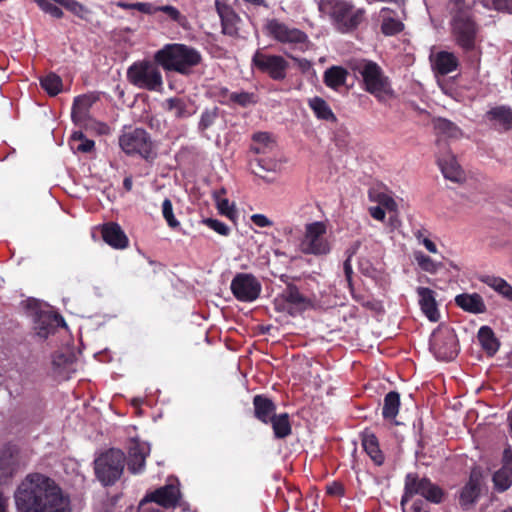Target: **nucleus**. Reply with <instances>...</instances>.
<instances>
[{"instance_id": "obj_1", "label": "nucleus", "mask_w": 512, "mask_h": 512, "mask_svg": "<svg viewBox=\"0 0 512 512\" xmlns=\"http://www.w3.org/2000/svg\"><path fill=\"white\" fill-rule=\"evenodd\" d=\"M17 512H64L61 487L42 473L28 474L14 492Z\"/></svg>"}, {"instance_id": "obj_2", "label": "nucleus", "mask_w": 512, "mask_h": 512, "mask_svg": "<svg viewBox=\"0 0 512 512\" xmlns=\"http://www.w3.org/2000/svg\"><path fill=\"white\" fill-rule=\"evenodd\" d=\"M154 61L165 71L189 75L202 62L201 53L194 47L172 43L166 44L154 54Z\"/></svg>"}, {"instance_id": "obj_3", "label": "nucleus", "mask_w": 512, "mask_h": 512, "mask_svg": "<svg viewBox=\"0 0 512 512\" xmlns=\"http://www.w3.org/2000/svg\"><path fill=\"white\" fill-rule=\"evenodd\" d=\"M24 303L32 322V330L39 338L46 339L60 326H64L62 316L48 303L34 298L27 299Z\"/></svg>"}, {"instance_id": "obj_4", "label": "nucleus", "mask_w": 512, "mask_h": 512, "mask_svg": "<svg viewBox=\"0 0 512 512\" xmlns=\"http://www.w3.org/2000/svg\"><path fill=\"white\" fill-rule=\"evenodd\" d=\"M319 9L329 14L340 33H350L356 30L365 18L364 9H356L345 0H321Z\"/></svg>"}, {"instance_id": "obj_5", "label": "nucleus", "mask_w": 512, "mask_h": 512, "mask_svg": "<svg viewBox=\"0 0 512 512\" xmlns=\"http://www.w3.org/2000/svg\"><path fill=\"white\" fill-rule=\"evenodd\" d=\"M352 70L362 77L364 90L378 101L394 96L389 77L376 62L364 59L356 63Z\"/></svg>"}, {"instance_id": "obj_6", "label": "nucleus", "mask_w": 512, "mask_h": 512, "mask_svg": "<svg viewBox=\"0 0 512 512\" xmlns=\"http://www.w3.org/2000/svg\"><path fill=\"white\" fill-rule=\"evenodd\" d=\"M265 29L270 38L277 43L288 46L293 51L304 53L312 45L306 32L278 19L268 20Z\"/></svg>"}, {"instance_id": "obj_7", "label": "nucleus", "mask_w": 512, "mask_h": 512, "mask_svg": "<svg viewBox=\"0 0 512 512\" xmlns=\"http://www.w3.org/2000/svg\"><path fill=\"white\" fill-rule=\"evenodd\" d=\"M119 146L126 155H138L148 162L157 156L152 138L144 128L123 130L119 136Z\"/></svg>"}, {"instance_id": "obj_8", "label": "nucleus", "mask_w": 512, "mask_h": 512, "mask_svg": "<svg viewBox=\"0 0 512 512\" xmlns=\"http://www.w3.org/2000/svg\"><path fill=\"white\" fill-rule=\"evenodd\" d=\"M456 13L452 21V32L455 41L464 52L475 50L478 27L469 8L463 9L460 1H456Z\"/></svg>"}, {"instance_id": "obj_9", "label": "nucleus", "mask_w": 512, "mask_h": 512, "mask_svg": "<svg viewBox=\"0 0 512 512\" xmlns=\"http://www.w3.org/2000/svg\"><path fill=\"white\" fill-rule=\"evenodd\" d=\"M125 459L120 449L111 448L100 454L94 461L97 479L104 486L113 485L123 473Z\"/></svg>"}, {"instance_id": "obj_10", "label": "nucleus", "mask_w": 512, "mask_h": 512, "mask_svg": "<svg viewBox=\"0 0 512 512\" xmlns=\"http://www.w3.org/2000/svg\"><path fill=\"white\" fill-rule=\"evenodd\" d=\"M158 65L155 61L149 60L134 62L127 69V79L139 89L160 91L163 86V78Z\"/></svg>"}, {"instance_id": "obj_11", "label": "nucleus", "mask_w": 512, "mask_h": 512, "mask_svg": "<svg viewBox=\"0 0 512 512\" xmlns=\"http://www.w3.org/2000/svg\"><path fill=\"white\" fill-rule=\"evenodd\" d=\"M419 495L433 504H440L445 498V491L433 483L428 477H420L418 473H408L404 480V494L401 503Z\"/></svg>"}, {"instance_id": "obj_12", "label": "nucleus", "mask_w": 512, "mask_h": 512, "mask_svg": "<svg viewBox=\"0 0 512 512\" xmlns=\"http://www.w3.org/2000/svg\"><path fill=\"white\" fill-rule=\"evenodd\" d=\"M327 225L323 221H315L305 225V232L300 241V250L307 255L321 256L330 252V243L326 238Z\"/></svg>"}, {"instance_id": "obj_13", "label": "nucleus", "mask_w": 512, "mask_h": 512, "mask_svg": "<svg viewBox=\"0 0 512 512\" xmlns=\"http://www.w3.org/2000/svg\"><path fill=\"white\" fill-rule=\"evenodd\" d=\"M430 350L438 360L451 361L459 353V343L453 328L441 326L430 339Z\"/></svg>"}, {"instance_id": "obj_14", "label": "nucleus", "mask_w": 512, "mask_h": 512, "mask_svg": "<svg viewBox=\"0 0 512 512\" xmlns=\"http://www.w3.org/2000/svg\"><path fill=\"white\" fill-rule=\"evenodd\" d=\"M251 66L274 81H283L287 77L289 62L281 55L267 54L258 49L252 56Z\"/></svg>"}, {"instance_id": "obj_15", "label": "nucleus", "mask_w": 512, "mask_h": 512, "mask_svg": "<svg viewBox=\"0 0 512 512\" xmlns=\"http://www.w3.org/2000/svg\"><path fill=\"white\" fill-rule=\"evenodd\" d=\"M275 302L278 311L286 312L292 317L300 315L313 306L312 300L302 294L293 283L286 285V288L276 298Z\"/></svg>"}, {"instance_id": "obj_16", "label": "nucleus", "mask_w": 512, "mask_h": 512, "mask_svg": "<svg viewBox=\"0 0 512 512\" xmlns=\"http://www.w3.org/2000/svg\"><path fill=\"white\" fill-rule=\"evenodd\" d=\"M231 291L241 302H253L261 293L262 286L258 279L249 273H238L231 281Z\"/></svg>"}, {"instance_id": "obj_17", "label": "nucleus", "mask_w": 512, "mask_h": 512, "mask_svg": "<svg viewBox=\"0 0 512 512\" xmlns=\"http://www.w3.org/2000/svg\"><path fill=\"white\" fill-rule=\"evenodd\" d=\"M181 498L178 484H166L162 487L148 492L141 500V504L154 502L163 508H175Z\"/></svg>"}, {"instance_id": "obj_18", "label": "nucleus", "mask_w": 512, "mask_h": 512, "mask_svg": "<svg viewBox=\"0 0 512 512\" xmlns=\"http://www.w3.org/2000/svg\"><path fill=\"white\" fill-rule=\"evenodd\" d=\"M215 9L221 21L222 33L230 37H237L242 20L234 8L227 2L215 0Z\"/></svg>"}, {"instance_id": "obj_19", "label": "nucleus", "mask_w": 512, "mask_h": 512, "mask_svg": "<svg viewBox=\"0 0 512 512\" xmlns=\"http://www.w3.org/2000/svg\"><path fill=\"white\" fill-rule=\"evenodd\" d=\"M99 99V94L96 92H89L75 97L71 108V120L73 123L82 127L90 119V109Z\"/></svg>"}, {"instance_id": "obj_20", "label": "nucleus", "mask_w": 512, "mask_h": 512, "mask_svg": "<svg viewBox=\"0 0 512 512\" xmlns=\"http://www.w3.org/2000/svg\"><path fill=\"white\" fill-rule=\"evenodd\" d=\"M19 468V450L7 444L0 450V485L10 480Z\"/></svg>"}, {"instance_id": "obj_21", "label": "nucleus", "mask_w": 512, "mask_h": 512, "mask_svg": "<svg viewBox=\"0 0 512 512\" xmlns=\"http://www.w3.org/2000/svg\"><path fill=\"white\" fill-rule=\"evenodd\" d=\"M150 454V445L133 439L128 448V470L132 474L142 473L145 469L146 458Z\"/></svg>"}, {"instance_id": "obj_22", "label": "nucleus", "mask_w": 512, "mask_h": 512, "mask_svg": "<svg viewBox=\"0 0 512 512\" xmlns=\"http://www.w3.org/2000/svg\"><path fill=\"white\" fill-rule=\"evenodd\" d=\"M253 415L261 423L268 425L276 415V404L264 394H257L253 397Z\"/></svg>"}, {"instance_id": "obj_23", "label": "nucleus", "mask_w": 512, "mask_h": 512, "mask_svg": "<svg viewBox=\"0 0 512 512\" xmlns=\"http://www.w3.org/2000/svg\"><path fill=\"white\" fill-rule=\"evenodd\" d=\"M101 235L103 240L115 249H125L129 245L128 237L118 223L109 222L104 224Z\"/></svg>"}, {"instance_id": "obj_24", "label": "nucleus", "mask_w": 512, "mask_h": 512, "mask_svg": "<svg viewBox=\"0 0 512 512\" xmlns=\"http://www.w3.org/2000/svg\"><path fill=\"white\" fill-rule=\"evenodd\" d=\"M416 292L419 297V305L424 315L432 322H437L440 313L437 307L435 292L427 287H418Z\"/></svg>"}, {"instance_id": "obj_25", "label": "nucleus", "mask_w": 512, "mask_h": 512, "mask_svg": "<svg viewBox=\"0 0 512 512\" xmlns=\"http://www.w3.org/2000/svg\"><path fill=\"white\" fill-rule=\"evenodd\" d=\"M437 164L446 179L459 182L463 178V170L455 156L450 152L437 157Z\"/></svg>"}, {"instance_id": "obj_26", "label": "nucleus", "mask_w": 512, "mask_h": 512, "mask_svg": "<svg viewBox=\"0 0 512 512\" xmlns=\"http://www.w3.org/2000/svg\"><path fill=\"white\" fill-rule=\"evenodd\" d=\"M455 304L463 311L471 314L486 312V304L478 293H462L455 297Z\"/></svg>"}, {"instance_id": "obj_27", "label": "nucleus", "mask_w": 512, "mask_h": 512, "mask_svg": "<svg viewBox=\"0 0 512 512\" xmlns=\"http://www.w3.org/2000/svg\"><path fill=\"white\" fill-rule=\"evenodd\" d=\"M433 129L438 136L436 143H441V138L458 139L462 136L463 132L454 122L449 119L437 117L432 120Z\"/></svg>"}, {"instance_id": "obj_28", "label": "nucleus", "mask_w": 512, "mask_h": 512, "mask_svg": "<svg viewBox=\"0 0 512 512\" xmlns=\"http://www.w3.org/2000/svg\"><path fill=\"white\" fill-rule=\"evenodd\" d=\"M349 72L346 68L339 65H333L327 68L323 73V83L326 87L339 91L346 85Z\"/></svg>"}, {"instance_id": "obj_29", "label": "nucleus", "mask_w": 512, "mask_h": 512, "mask_svg": "<svg viewBox=\"0 0 512 512\" xmlns=\"http://www.w3.org/2000/svg\"><path fill=\"white\" fill-rule=\"evenodd\" d=\"M361 441L363 449L370 459L375 465L381 466L385 461V456L380 449L376 435L371 431L365 430L362 434Z\"/></svg>"}, {"instance_id": "obj_30", "label": "nucleus", "mask_w": 512, "mask_h": 512, "mask_svg": "<svg viewBox=\"0 0 512 512\" xmlns=\"http://www.w3.org/2000/svg\"><path fill=\"white\" fill-rule=\"evenodd\" d=\"M307 103L317 119L333 123L337 122L336 115L322 97L314 96L309 98Z\"/></svg>"}, {"instance_id": "obj_31", "label": "nucleus", "mask_w": 512, "mask_h": 512, "mask_svg": "<svg viewBox=\"0 0 512 512\" xmlns=\"http://www.w3.org/2000/svg\"><path fill=\"white\" fill-rule=\"evenodd\" d=\"M486 118L498 124L503 130L512 129V109L507 106H497L486 112Z\"/></svg>"}, {"instance_id": "obj_32", "label": "nucleus", "mask_w": 512, "mask_h": 512, "mask_svg": "<svg viewBox=\"0 0 512 512\" xmlns=\"http://www.w3.org/2000/svg\"><path fill=\"white\" fill-rule=\"evenodd\" d=\"M434 68L440 75H447L458 68L459 62L452 52L440 51L436 54Z\"/></svg>"}, {"instance_id": "obj_33", "label": "nucleus", "mask_w": 512, "mask_h": 512, "mask_svg": "<svg viewBox=\"0 0 512 512\" xmlns=\"http://www.w3.org/2000/svg\"><path fill=\"white\" fill-rule=\"evenodd\" d=\"M68 144L74 153L89 154L96 150L94 140L87 138L81 130L70 135Z\"/></svg>"}, {"instance_id": "obj_34", "label": "nucleus", "mask_w": 512, "mask_h": 512, "mask_svg": "<svg viewBox=\"0 0 512 512\" xmlns=\"http://www.w3.org/2000/svg\"><path fill=\"white\" fill-rule=\"evenodd\" d=\"M401 405L400 394L397 391L388 392L383 400L382 416L385 420L398 424L395 420Z\"/></svg>"}, {"instance_id": "obj_35", "label": "nucleus", "mask_w": 512, "mask_h": 512, "mask_svg": "<svg viewBox=\"0 0 512 512\" xmlns=\"http://www.w3.org/2000/svg\"><path fill=\"white\" fill-rule=\"evenodd\" d=\"M480 493V484L477 478L470 476L469 481L461 489L459 494V504L463 509H468L478 498Z\"/></svg>"}, {"instance_id": "obj_36", "label": "nucleus", "mask_w": 512, "mask_h": 512, "mask_svg": "<svg viewBox=\"0 0 512 512\" xmlns=\"http://www.w3.org/2000/svg\"><path fill=\"white\" fill-rule=\"evenodd\" d=\"M269 424L272 426L273 434L276 439H285L292 434L290 416L286 412L276 414Z\"/></svg>"}, {"instance_id": "obj_37", "label": "nucleus", "mask_w": 512, "mask_h": 512, "mask_svg": "<svg viewBox=\"0 0 512 512\" xmlns=\"http://www.w3.org/2000/svg\"><path fill=\"white\" fill-rule=\"evenodd\" d=\"M477 337L483 350H485L487 354L492 356L499 350L500 342L489 326L480 327Z\"/></svg>"}, {"instance_id": "obj_38", "label": "nucleus", "mask_w": 512, "mask_h": 512, "mask_svg": "<svg viewBox=\"0 0 512 512\" xmlns=\"http://www.w3.org/2000/svg\"><path fill=\"white\" fill-rule=\"evenodd\" d=\"M165 109L172 113L176 118H187L192 115L187 110V103L184 99L178 97H171L165 101Z\"/></svg>"}, {"instance_id": "obj_39", "label": "nucleus", "mask_w": 512, "mask_h": 512, "mask_svg": "<svg viewBox=\"0 0 512 512\" xmlns=\"http://www.w3.org/2000/svg\"><path fill=\"white\" fill-rule=\"evenodd\" d=\"M414 258L420 269L430 274H437L445 268L442 262L434 261L430 256L421 251L415 252Z\"/></svg>"}, {"instance_id": "obj_40", "label": "nucleus", "mask_w": 512, "mask_h": 512, "mask_svg": "<svg viewBox=\"0 0 512 512\" xmlns=\"http://www.w3.org/2000/svg\"><path fill=\"white\" fill-rule=\"evenodd\" d=\"M493 482L497 491H506L512 485V468L502 466L494 473Z\"/></svg>"}, {"instance_id": "obj_41", "label": "nucleus", "mask_w": 512, "mask_h": 512, "mask_svg": "<svg viewBox=\"0 0 512 512\" xmlns=\"http://www.w3.org/2000/svg\"><path fill=\"white\" fill-rule=\"evenodd\" d=\"M152 12L151 15L162 12L166 14L167 18L171 21L177 23L180 26H184L187 22L186 16H184L176 7L171 5H162L156 6L152 3Z\"/></svg>"}, {"instance_id": "obj_42", "label": "nucleus", "mask_w": 512, "mask_h": 512, "mask_svg": "<svg viewBox=\"0 0 512 512\" xmlns=\"http://www.w3.org/2000/svg\"><path fill=\"white\" fill-rule=\"evenodd\" d=\"M41 86L50 96H56L62 90V79L60 76L50 73L41 79Z\"/></svg>"}, {"instance_id": "obj_43", "label": "nucleus", "mask_w": 512, "mask_h": 512, "mask_svg": "<svg viewBox=\"0 0 512 512\" xmlns=\"http://www.w3.org/2000/svg\"><path fill=\"white\" fill-rule=\"evenodd\" d=\"M230 99L231 106L237 105L242 108L249 107L251 105H255L258 102L257 95L252 92L240 91V92H232Z\"/></svg>"}, {"instance_id": "obj_44", "label": "nucleus", "mask_w": 512, "mask_h": 512, "mask_svg": "<svg viewBox=\"0 0 512 512\" xmlns=\"http://www.w3.org/2000/svg\"><path fill=\"white\" fill-rule=\"evenodd\" d=\"M350 294L352 298L359 303L361 306H363L366 309H369L371 311H379L381 308V303L377 300H375L370 295H366L363 293H359L355 291V288L349 289Z\"/></svg>"}, {"instance_id": "obj_45", "label": "nucleus", "mask_w": 512, "mask_h": 512, "mask_svg": "<svg viewBox=\"0 0 512 512\" xmlns=\"http://www.w3.org/2000/svg\"><path fill=\"white\" fill-rule=\"evenodd\" d=\"M404 29V24L393 17H384L381 24V32L386 36H394Z\"/></svg>"}, {"instance_id": "obj_46", "label": "nucleus", "mask_w": 512, "mask_h": 512, "mask_svg": "<svg viewBox=\"0 0 512 512\" xmlns=\"http://www.w3.org/2000/svg\"><path fill=\"white\" fill-rule=\"evenodd\" d=\"M218 117V108L214 107L212 109H205L200 117L199 123H198V129L201 132H204L208 128H210L215 120Z\"/></svg>"}, {"instance_id": "obj_47", "label": "nucleus", "mask_w": 512, "mask_h": 512, "mask_svg": "<svg viewBox=\"0 0 512 512\" xmlns=\"http://www.w3.org/2000/svg\"><path fill=\"white\" fill-rule=\"evenodd\" d=\"M359 246H360V242H356L353 245V247H351L347 251L348 257L343 263V270H344L345 278H346L347 285H348L349 289H352L354 287L353 279H352L353 269H352V264H351V257L356 253V250L359 248Z\"/></svg>"}, {"instance_id": "obj_48", "label": "nucleus", "mask_w": 512, "mask_h": 512, "mask_svg": "<svg viewBox=\"0 0 512 512\" xmlns=\"http://www.w3.org/2000/svg\"><path fill=\"white\" fill-rule=\"evenodd\" d=\"M210 94L213 98H215L220 104L231 106V94L227 87L223 86H212L210 88Z\"/></svg>"}, {"instance_id": "obj_49", "label": "nucleus", "mask_w": 512, "mask_h": 512, "mask_svg": "<svg viewBox=\"0 0 512 512\" xmlns=\"http://www.w3.org/2000/svg\"><path fill=\"white\" fill-rule=\"evenodd\" d=\"M162 215L170 228L174 229L180 226L179 221L174 216L172 202L168 198H165L162 203Z\"/></svg>"}, {"instance_id": "obj_50", "label": "nucleus", "mask_w": 512, "mask_h": 512, "mask_svg": "<svg viewBox=\"0 0 512 512\" xmlns=\"http://www.w3.org/2000/svg\"><path fill=\"white\" fill-rule=\"evenodd\" d=\"M116 6L124 10H137L147 15H151V12L153 11L152 3L150 2L127 3L124 1H119L116 3Z\"/></svg>"}, {"instance_id": "obj_51", "label": "nucleus", "mask_w": 512, "mask_h": 512, "mask_svg": "<svg viewBox=\"0 0 512 512\" xmlns=\"http://www.w3.org/2000/svg\"><path fill=\"white\" fill-rule=\"evenodd\" d=\"M82 127L90 129L92 132L100 136H106L111 133V128L107 123L93 119H89L82 125Z\"/></svg>"}, {"instance_id": "obj_52", "label": "nucleus", "mask_w": 512, "mask_h": 512, "mask_svg": "<svg viewBox=\"0 0 512 512\" xmlns=\"http://www.w3.org/2000/svg\"><path fill=\"white\" fill-rule=\"evenodd\" d=\"M38 6L45 12L55 18L62 16L61 9L56 5L57 3L53 0H33Z\"/></svg>"}, {"instance_id": "obj_53", "label": "nucleus", "mask_w": 512, "mask_h": 512, "mask_svg": "<svg viewBox=\"0 0 512 512\" xmlns=\"http://www.w3.org/2000/svg\"><path fill=\"white\" fill-rule=\"evenodd\" d=\"M479 280L482 283L494 289L498 293H500L501 290H503V287L507 283L505 279L493 275H483L479 278Z\"/></svg>"}, {"instance_id": "obj_54", "label": "nucleus", "mask_w": 512, "mask_h": 512, "mask_svg": "<svg viewBox=\"0 0 512 512\" xmlns=\"http://www.w3.org/2000/svg\"><path fill=\"white\" fill-rule=\"evenodd\" d=\"M203 223L222 236H228L230 234V228L224 222L218 219L205 218Z\"/></svg>"}, {"instance_id": "obj_55", "label": "nucleus", "mask_w": 512, "mask_h": 512, "mask_svg": "<svg viewBox=\"0 0 512 512\" xmlns=\"http://www.w3.org/2000/svg\"><path fill=\"white\" fill-rule=\"evenodd\" d=\"M66 10L70 11L80 19H87L89 10L75 0H66Z\"/></svg>"}, {"instance_id": "obj_56", "label": "nucleus", "mask_w": 512, "mask_h": 512, "mask_svg": "<svg viewBox=\"0 0 512 512\" xmlns=\"http://www.w3.org/2000/svg\"><path fill=\"white\" fill-rule=\"evenodd\" d=\"M376 201L379 203V206L387 209L389 212L397 211V203L393 197L387 193H378Z\"/></svg>"}, {"instance_id": "obj_57", "label": "nucleus", "mask_w": 512, "mask_h": 512, "mask_svg": "<svg viewBox=\"0 0 512 512\" xmlns=\"http://www.w3.org/2000/svg\"><path fill=\"white\" fill-rule=\"evenodd\" d=\"M256 165L260 170L254 169L253 172L255 173V175H257L261 178H265V176L261 173V171H266V172L274 171L275 167H276V164L274 162H270V161L267 162L264 159L257 160Z\"/></svg>"}, {"instance_id": "obj_58", "label": "nucleus", "mask_w": 512, "mask_h": 512, "mask_svg": "<svg viewBox=\"0 0 512 512\" xmlns=\"http://www.w3.org/2000/svg\"><path fill=\"white\" fill-rule=\"evenodd\" d=\"M217 208L222 215L232 218L235 210L230 206L228 199H220L217 201Z\"/></svg>"}, {"instance_id": "obj_59", "label": "nucleus", "mask_w": 512, "mask_h": 512, "mask_svg": "<svg viewBox=\"0 0 512 512\" xmlns=\"http://www.w3.org/2000/svg\"><path fill=\"white\" fill-rule=\"evenodd\" d=\"M359 270L363 275L368 277H374L376 274V269L367 259H361L359 261Z\"/></svg>"}, {"instance_id": "obj_60", "label": "nucleus", "mask_w": 512, "mask_h": 512, "mask_svg": "<svg viewBox=\"0 0 512 512\" xmlns=\"http://www.w3.org/2000/svg\"><path fill=\"white\" fill-rule=\"evenodd\" d=\"M250 219L254 225L261 228L273 225V222L264 214H253Z\"/></svg>"}, {"instance_id": "obj_61", "label": "nucleus", "mask_w": 512, "mask_h": 512, "mask_svg": "<svg viewBox=\"0 0 512 512\" xmlns=\"http://www.w3.org/2000/svg\"><path fill=\"white\" fill-rule=\"evenodd\" d=\"M493 7L497 11L508 12L512 14V0H491Z\"/></svg>"}, {"instance_id": "obj_62", "label": "nucleus", "mask_w": 512, "mask_h": 512, "mask_svg": "<svg viewBox=\"0 0 512 512\" xmlns=\"http://www.w3.org/2000/svg\"><path fill=\"white\" fill-rule=\"evenodd\" d=\"M64 364V355L63 354H57L52 359V365L54 368L55 373L61 374L62 373V365Z\"/></svg>"}, {"instance_id": "obj_63", "label": "nucleus", "mask_w": 512, "mask_h": 512, "mask_svg": "<svg viewBox=\"0 0 512 512\" xmlns=\"http://www.w3.org/2000/svg\"><path fill=\"white\" fill-rule=\"evenodd\" d=\"M369 212L374 219L379 221H383L386 215L383 207L381 206L370 207Z\"/></svg>"}, {"instance_id": "obj_64", "label": "nucleus", "mask_w": 512, "mask_h": 512, "mask_svg": "<svg viewBox=\"0 0 512 512\" xmlns=\"http://www.w3.org/2000/svg\"><path fill=\"white\" fill-rule=\"evenodd\" d=\"M502 463V466L512 468V448L510 446L506 447L503 451Z\"/></svg>"}]
</instances>
